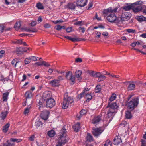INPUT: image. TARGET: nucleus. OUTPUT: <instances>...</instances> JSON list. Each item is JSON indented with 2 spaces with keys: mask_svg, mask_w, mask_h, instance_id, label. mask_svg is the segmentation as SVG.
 Masks as SVG:
<instances>
[{
  "mask_svg": "<svg viewBox=\"0 0 146 146\" xmlns=\"http://www.w3.org/2000/svg\"><path fill=\"white\" fill-rule=\"evenodd\" d=\"M118 7H116L113 9L111 7H109L104 10L103 15L104 17L107 16L106 19L109 22H113L116 18V16L115 13L117 11Z\"/></svg>",
  "mask_w": 146,
  "mask_h": 146,
  "instance_id": "nucleus-1",
  "label": "nucleus"
},
{
  "mask_svg": "<svg viewBox=\"0 0 146 146\" xmlns=\"http://www.w3.org/2000/svg\"><path fill=\"white\" fill-rule=\"evenodd\" d=\"M118 107V106L116 102H108L106 107V109L108 110L107 117L108 118H112L113 115L117 112V109Z\"/></svg>",
  "mask_w": 146,
  "mask_h": 146,
  "instance_id": "nucleus-2",
  "label": "nucleus"
},
{
  "mask_svg": "<svg viewBox=\"0 0 146 146\" xmlns=\"http://www.w3.org/2000/svg\"><path fill=\"white\" fill-rule=\"evenodd\" d=\"M66 132V130L64 129L61 130L60 135L57 140V144L56 146H62L67 142Z\"/></svg>",
  "mask_w": 146,
  "mask_h": 146,
  "instance_id": "nucleus-3",
  "label": "nucleus"
},
{
  "mask_svg": "<svg viewBox=\"0 0 146 146\" xmlns=\"http://www.w3.org/2000/svg\"><path fill=\"white\" fill-rule=\"evenodd\" d=\"M74 100L70 97H68V93H65L64 96L63 101L62 104V108L63 109L67 108L69 106L73 104Z\"/></svg>",
  "mask_w": 146,
  "mask_h": 146,
  "instance_id": "nucleus-4",
  "label": "nucleus"
},
{
  "mask_svg": "<svg viewBox=\"0 0 146 146\" xmlns=\"http://www.w3.org/2000/svg\"><path fill=\"white\" fill-rule=\"evenodd\" d=\"M89 89L87 88H84L82 92L78 95V98L81 99L82 97L85 96V98L87 102H89L92 99V96L90 94H88L87 92Z\"/></svg>",
  "mask_w": 146,
  "mask_h": 146,
  "instance_id": "nucleus-5",
  "label": "nucleus"
},
{
  "mask_svg": "<svg viewBox=\"0 0 146 146\" xmlns=\"http://www.w3.org/2000/svg\"><path fill=\"white\" fill-rule=\"evenodd\" d=\"M139 103V99L136 97L133 99L128 103V107L130 109L133 110L134 108L136 107Z\"/></svg>",
  "mask_w": 146,
  "mask_h": 146,
  "instance_id": "nucleus-6",
  "label": "nucleus"
},
{
  "mask_svg": "<svg viewBox=\"0 0 146 146\" xmlns=\"http://www.w3.org/2000/svg\"><path fill=\"white\" fill-rule=\"evenodd\" d=\"M141 1H137L136 2L132 4L133 11L135 13H137L140 11L142 9V7L139 2Z\"/></svg>",
  "mask_w": 146,
  "mask_h": 146,
  "instance_id": "nucleus-7",
  "label": "nucleus"
},
{
  "mask_svg": "<svg viewBox=\"0 0 146 146\" xmlns=\"http://www.w3.org/2000/svg\"><path fill=\"white\" fill-rule=\"evenodd\" d=\"M103 131V130L101 128H95L93 127L92 133L93 135L95 137H97L99 136Z\"/></svg>",
  "mask_w": 146,
  "mask_h": 146,
  "instance_id": "nucleus-8",
  "label": "nucleus"
},
{
  "mask_svg": "<svg viewBox=\"0 0 146 146\" xmlns=\"http://www.w3.org/2000/svg\"><path fill=\"white\" fill-rule=\"evenodd\" d=\"M55 100L52 98L47 99L46 101V105L47 107L52 108L55 105Z\"/></svg>",
  "mask_w": 146,
  "mask_h": 146,
  "instance_id": "nucleus-9",
  "label": "nucleus"
},
{
  "mask_svg": "<svg viewBox=\"0 0 146 146\" xmlns=\"http://www.w3.org/2000/svg\"><path fill=\"white\" fill-rule=\"evenodd\" d=\"M122 19H123V21H125L127 19H128L130 18V14L128 12L126 11L123 12L121 16Z\"/></svg>",
  "mask_w": 146,
  "mask_h": 146,
  "instance_id": "nucleus-10",
  "label": "nucleus"
},
{
  "mask_svg": "<svg viewBox=\"0 0 146 146\" xmlns=\"http://www.w3.org/2000/svg\"><path fill=\"white\" fill-rule=\"evenodd\" d=\"M132 4L128 3L126 5H124L122 7V9L123 12L126 11H129L131 9H132Z\"/></svg>",
  "mask_w": 146,
  "mask_h": 146,
  "instance_id": "nucleus-11",
  "label": "nucleus"
},
{
  "mask_svg": "<svg viewBox=\"0 0 146 146\" xmlns=\"http://www.w3.org/2000/svg\"><path fill=\"white\" fill-rule=\"evenodd\" d=\"M87 0H77L76 5L77 6L83 7L86 5Z\"/></svg>",
  "mask_w": 146,
  "mask_h": 146,
  "instance_id": "nucleus-12",
  "label": "nucleus"
},
{
  "mask_svg": "<svg viewBox=\"0 0 146 146\" xmlns=\"http://www.w3.org/2000/svg\"><path fill=\"white\" fill-rule=\"evenodd\" d=\"M49 114V113L48 111L44 110L42 112L40 115L42 119L46 120L48 119Z\"/></svg>",
  "mask_w": 146,
  "mask_h": 146,
  "instance_id": "nucleus-13",
  "label": "nucleus"
},
{
  "mask_svg": "<svg viewBox=\"0 0 146 146\" xmlns=\"http://www.w3.org/2000/svg\"><path fill=\"white\" fill-rule=\"evenodd\" d=\"M60 80L58 79H54L50 81L49 84L53 87L57 86L59 85Z\"/></svg>",
  "mask_w": 146,
  "mask_h": 146,
  "instance_id": "nucleus-14",
  "label": "nucleus"
},
{
  "mask_svg": "<svg viewBox=\"0 0 146 146\" xmlns=\"http://www.w3.org/2000/svg\"><path fill=\"white\" fill-rule=\"evenodd\" d=\"M101 116L100 115L95 117L92 120V123L93 124L98 123L101 120Z\"/></svg>",
  "mask_w": 146,
  "mask_h": 146,
  "instance_id": "nucleus-15",
  "label": "nucleus"
},
{
  "mask_svg": "<svg viewBox=\"0 0 146 146\" xmlns=\"http://www.w3.org/2000/svg\"><path fill=\"white\" fill-rule=\"evenodd\" d=\"M137 84L136 82H132L129 85L128 89L129 90H132L134 89L136 85Z\"/></svg>",
  "mask_w": 146,
  "mask_h": 146,
  "instance_id": "nucleus-16",
  "label": "nucleus"
},
{
  "mask_svg": "<svg viewBox=\"0 0 146 146\" xmlns=\"http://www.w3.org/2000/svg\"><path fill=\"white\" fill-rule=\"evenodd\" d=\"M122 142L121 137L119 136H116L114 139V144L115 145H118Z\"/></svg>",
  "mask_w": 146,
  "mask_h": 146,
  "instance_id": "nucleus-17",
  "label": "nucleus"
},
{
  "mask_svg": "<svg viewBox=\"0 0 146 146\" xmlns=\"http://www.w3.org/2000/svg\"><path fill=\"white\" fill-rule=\"evenodd\" d=\"M43 97L46 98V100L52 98L51 97V93L50 92H45L43 95Z\"/></svg>",
  "mask_w": 146,
  "mask_h": 146,
  "instance_id": "nucleus-18",
  "label": "nucleus"
},
{
  "mask_svg": "<svg viewBox=\"0 0 146 146\" xmlns=\"http://www.w3.org/2000/svg\"><path fill=\"white\" fill-rule=\"evenodd\" d=\"M82 72L81 70H77L75 73V75L76 77L78 78V80L79 82L82 79V78L81 77Z\"/></svg>",
  "mask_w": 146,
  "mask_h": 146,
  "instance_id": "nucleus-19",
  "label": "nucleus"
},
{
  "mask_svg": "<svg viewBox=\"0 0 146 146\" xmlns=\"http://www.w3.org/2000/svg\"><path fill=\"white\" fill-rule=\"evenodd\" d=\"M73 128L74 131L76 132H78L81 128L80 123L79 122H78L73 125Z\"/></svg>",
  "mask_w": 146,
  "mask_h": 146,
  "instance_id": "nucleus-20",
  "label": "nucleus"
},
{
  "mask_svg": "<svg viewBox=\"0 0 146 146\" xmlns=\"http://www.w3.org/2000/svg\"><path fill=\"white\" fill-rule=\"evenodd\" d=\"M20 62V61L17 59L13 60L11 62L12 64L14 67H16L18 66Z\"/></svg>",
  "mask_w": 146,
  "mask_h": 146,
  "instance_id": "nucleus-21",
  "label": "nucleus"
},
{
  "mask_svg": "<svg viewBox=\"0 0 146 146\" xmlns=\"http://www.w3.org/2000/svg\"><path fill=\"white\" fill-rule=\"evenodd\" d=\"M9 92H6L5 93L3 94V96L2 97L3 101L4 102H6L8 98V95Z\"/></svg>",
  "mask_w": 146,
  "mask_h": 146,
  "instance_id": "nucleus-22",
  "label": "nucleus"
},
{
  "mask_svg": "<svg viewBox=\"0 0 146 146\" xmlns=\"http://www.w3.org/2000/svg\"><path fill=\"white\" fill-rule=\"evenodd\" d=\"M25 96L26 99L31 98L33 96L32 92L30 90H29L26 92L25 93Z\"/></svg>",
  "mask_w": 146,
  "mask_h": 146,
  "instance_id": "nucleus-23",
  "label": "nucleus"
},
{
  "mask_svg": "<svg viewBox=\"0 0 146 146\" xmlns=\"http://www.w3.org/2000/svg\"><path fill=\"white\" fill-rule=\"evenodd\" d=\"M123 19L121 17H116V18L114 22H115L117 24H121L122 23V21H123Z\"/></svg>",
  "mask_w": 146,
  "mask_h": 146,
  "instance_id": "nucleus-24",
  "label": "nucleus"
},
{
  "mask_svg": "<svg viewBox=\"0 0 146 146\" xmlns=\"http://www.w3.org/2000/svg\"><path fill=\"white\" fill-rule=\"evenodd\" d=\"M125 117L127 119H130L132 117V115L131 112L128 110L125 111Z\"/></svg>",
  "mask_w": 146,
  "mask_h": 146,
  "instance_id": "nucleus-25",
  "label": "nucleus"
},
{
  "mask_svg": "<svg viewBox=\"0 0 146 146\" xmlns=\"http://www.w3.org/2000/svg\"><path fill=\"white\" fill-rule=\"evenodd\" d=\"M98 82L103 81L106 78V77L102 75L100 73L98 76Z\"/></svg>",
  "mask_w": 146,
  "mask_h": 146,
  "instance_id": "nucleus-26",
  "label": "nucleus"
},
{
  "mask_svg": "<svg viewBox=\"0 0 146 146\" xmlns=\"http://www.w3.org/2000/svg\"><path fill=\"white\" fill-rule=\"evenodd\" d=\"M48 134L49 137H52L55 135V132L54 130H51L48 131Z\"/></svg>",
  "mask_w": 146,
  "mask_h": 146,
  "instance_id": "nucleus-27",
  "label": "nucleus"
},
{
  "mask_svg": "<svg viewBox=\"0 0 146 146\" xmlns=\"http://www.w3.org/2000/svg\"><path fill=\"white\" fill-rule=\"evenodd\" d=\"M8 111H6L4 112H2L0 115V117L3 119L6 117L7 115L8 114Z\"/></svg>",
  "mask_w": 146,
  "mask_h": 146,
  "instance_id": "nucleus-28",
  "label": "nucleus"
},
{
  "mask_svg": "<svg viewBox=\"0 0 146 146\" xmlns=\"http://www.w3.org/2000/svg\"><path fill=\"white\" fill-rule=\"evenodd\" d=\"M137 19L138 21L140 22L146 21V18L142 16L137 17Z\"/></svg>",
  "mask_w": 146,
  "mask_h": 146,
  "instance_id": "nucleus-29",
  "label": "nucleus"
},
{
  "mask_svg": "<svg viewBox=\"0 0 146 146\" xmlns=\"http://www.w3.org/2000/svg\"><path fill=\"white\" fill-rule=\"evenodd\" d=\"M23 48L19 47L17 48L16 50L17 54L19 55V54H21L23 53Z\"/></svg>",
  "mask_w": 146,
  "mask_h": 146,
  "instance_id": "nucleus-30",
  "label": "nucleus"
},
{
  "mask_svg": "<svg viewBox=\"0 0 146 146\" xmlns=\"http://www.w3.org/2000/svg\"><path fill=\"white\" fill-rule=\"evenodd\" d=\"M75 7V4L72 3H69L67 5V7L70 9H74Z\"/></svg>",
  "mask_w": 146,
  "mask_h": 146,
  "instance_id": "nucleus-31",
  "label": "nucleus"
},
{
  "mask_svg": "<svg viewBox=\"0 0 146 146\" xmlns=\"http://www.w3.org/2000/svg\"><path fill=\"white\" fill-rule=\"evenodd\" d=\"M86 139V141L89 142H91L93 140L92 136L89 133L87 134Z\"/></svg>",
  "mask_w": 146,
  "mask_h": 146,
  "instance_id": "nucleus-32",
  "label": "nucleus"
},
{
  "mask_svg": "<svg viewBox=\"0 0 146 146\" xmlns=\"http://www.w3.org/2000/svg\"><path fill=\"white\" fill-rule=\"evenodd\" d=\"M36 7L39 9L42 10L44 9V7L42 3H38L36 4Z\"/></svg>",
  "mask_w": 146,
  "mask_h": 146,
  "instance_id": "nucleus-33",
  "label": "nucleus"
},
{
  "mask_svg": "<svg viewBox=\"0 0 146 146\" xmlns=\"http://www.w3.org/2000/svg\"><path fill=\"white\" fill-rule=\"evenodd\" d=\"M10 124L9 123H7L3 128V132L6 133L8 131V129L9 127Z\"/></svg>",
  "mask_w": 146,
  "mask_h": 146,
  "instance_id": "nucleus-34",
  "label": "nucleus"
},
{
  "mask_svg": "<svg viewBox=\"0 0 146 146\" xmlns=\"http://www.w3.org/2000/svg\"><path fill=\"white\" fill-rule=\"evenodd\" d=\"M100 73V72H96L94 71H92L90 72V74L94 77H98Z\"/></svg>",
  "mask_w": 146,
  "mask_h": 146,
  "instance_id": "nucleus-35",
  "label": "nucleus"
},
{
  "mask_svg": "<svg viewBox=\"0 0 146 146\" xmlns=\"http://www.w3.org/2000/svg\"><path fill=\"white\" fill-rule=\"evenodd\" d=\"M72 75V72L70 71L66 73V77L67 80H69L70 79Z\"/></svg>",
  "mask_w": 146,
  "mask_h": 146,
  "instance_id": "nucleus-36",
  "label": "nucleus"
},
{
  "mask_svg": "<svg viewBox=\"0 0 146 146\" xmlns=\"http://www.w3.org/2000/svg\"><path fill=\"white\" fill-rule=\"evenodd\" d=\"M116 98V95L113 93L109 99V101L110 102H112L115 100Z\"/></svg>",
  "mask_w": 146,
  "mask_h": 146,
  "instance_id": "nucleus-37",
  "label": "nucleus"
},
{
  "mask_svg": "<svg viewBox=\"0 0 146 146\" xmlns=\"http://www.w3.org/2000/svg\"><path fill=\"white\" fill-rule=\"evenodd\" d=\"M11 141L13 142H16L17 143H19L22 140L21 139H16L15 138H11L10 139Z\"/></svg>",
  "mask_w": 146,
  "mask_h": 146,
  "instance_id": "nucleus-38",
  "label": "nucleus"
},
{
  "mask_svg": "<svg viewBox=\"0 0 146 146\" xmlns=\"http://www.w3.org/2000/svg\"><path fill=\"white\" fill-rule=\"evenodd\" d=\"M101 86L100 85H97L95 88V93H97L101 91Z\"/></svg>",
  "mask_w": 146,
  "mask_h": 146,
  "instance_id": "nucleus-39",
  "label": "nucleus"
},
{
  "mask_svg": "<svg viewBox=\"0 0 146 146\" xmlns=\"http://www.w3.org/2000/svg\"><path fill=\"white\" fill-rule=\"evenodd\" d=\"M112 143L108 139L106 141L104 146H112Z\"/></svg>",
  "mask_w": 146,
  "mask_h": 146,
  "instance_id": "nucleus-40",
  "label": "nucleus"
},
{
  "mask_svg": "<svg viewBox=\"0 0 146 146\" xmlns=\"http://www.w3.org/2000/svg\"><path fill=\"white\" fill-rule=\"evenodd\" d=\"M69 80H70L71 82V84H73L75 83V77L74 75H72L70 79Z\"/></svg>",
  "mask_w": 146,
  "mask_h": 146,
  "instance_id": "nucleus-41",
  "label": "nucleus"
},
{
  "mask_svg": "<svg viewBox=\"0 0 146 146\" xmlns=\"http://www.w3.org/2000/svg\"><path fill=\"white\" fill-rule=\"evenodd\" d=\"M21 26V25L20 22H16L14 26V27L15 29H16L18 30L20 27Z\"/></svg>",
  "mask_w": 146,
  "mask_h": 146,
  "instance_id": "nucleus-42",
  "label": "nucleus"
},
{
  "mask_svg": "<svg viewBox=\"0 0 146 146\" xmlns=\"http://www.w3.org/2000/svg\"><path fill=\"white\" fill-rule=\"evenodd\" d=\"M31 107V105H29L25 109L24 112V114L26 115V114H27L29 112V110L30 109Z\"/></svg>",
  "mask_w": 146,
  "mask_h": 146,
  "instance_id": "nucleus-43",
  "label": "nucleus"
},
{
  "mask_svg": "<svg viewBox=\"0 0 146 146\" xmlns=\"http://www.w3.org/2000/svg\"><path fill=\"white\" fill-rule=\"evenodd\" d=\"M24 31L29 32H36V31L35 30H31V29L30 28H25L24 29Z\"/></svg>",
  "mask_w": 146,
  "mask_h": 146,
  "instance_id": "nucleus-44",
  "label": "nucleus"
},
{
  "mask_svg": "<svg viewBox=\"0 0 146 146\" xmlns=\"http://www.w3.org/2000/svg\"><path fill=\"white\" fill-rule=\"evenodd\" d=\"M42 122L40 121L35 122V125L37 127H39L42 126Z\"/></svg>",
  "mask_w": 146,
  "mask_h": 146,
  "instance_id": "nucleus-45",
  "label": "nucleus"
},
{
  "mask_svg": "<svg viewBox=\"0 0 146 146\" xmlns=\"http://www.w3.org/2000/svg\"><path fill=\"white\" fill-rule=\"evenodd\" d=\"M74 25L80 26L82 25H84V21H78L74 23Z\"/></svg>",
  "mask_w": 146,
  "mask_h": 146,
  "instance_id": "nucleus-46",
  "label": "nucleus"
},
{
  "mask_svg": "<svg viewBox=\"0 0 146 146\" xmlns=\"http://www.w3.org/2000/svg\"><path fill=\"white\" fill-rule=\"evenodd\" d=\"M106 74H108L110 75V76H111L113 78H118L119 76L117 75H115L113 74H110V73H108V74H107V72H106Z\"/></svg>",
  "mask_w": 146,
  "mask_h": 146,
  "instance_id": "nucleus-47",
  "label": "nucleus"
},
{
  "mask_svg": "<svg viewBox=\"0 0 146 146\" xmlns=\"http://www.w3.org/2000/svg\"><path fill=\"white\" fill-rule=\"evenodd\" d=\"M31 58L29 57L28 58H26L24 61V62L25 64H28L31 62Z\"/></svg>",
  "mask_w": 146,
  "mask_h": 146,
  "instance_id": "nucleus-48",
  "label": "nucleus"
},
{
  "mask_svg": "<svg viewBox=\"0 0 146 146\" xmlns=\"http://www.w3.org/2000/svg\"><path fill=\"white\" fill-rule=\"evenodd\" d=\"M87 113V111L86 110H82L80 112V117H81L82 116L85 115Z\"/></svg>",
  "mask_w": 146,
  "mask_h": 146,
  "instance_id": "nucleus-49",
  "label": "nucleus"
},
{
  "mask_svg": "<svg viewBox=\"0 0 146 146\" xmlns=\"http://www.w3.org/2000/svg\"><path fill=\"white\" fill-rule=\"evenodd\" d=\"M126 31L129 33H134L135 32V30L132 29H126Z\"/></svg>",
  "mask_w": 146,
  "mask_h": 146,
  "instance_id": "nucleus-50",
  "label": "nucleus"
},
{
  "mask_svg": "<svg viewBox=\"0 0 146 146\" xmlns=\"http://www.w3.org/2000/svg\"><path fill=\"white\" fill-rule=\"evenodd\" d=\"M14 144L13 143H12L10 142H9L7 141V143H5L3 144L4 146H14Z\"/></svg>",
  "mask_w": 146,
  "mask_h": 146,
  "instance_id": "nucleus-51",
  "label": "nucleus"
},
{
  "mask_svg": "<svg viewBox=\"0 0 146 146\" xmlns=\"http://www.w3.org/2000/svg\"><path fill=\"white\" fill-rule=\"evenodd\" d=\"M31 49L30 48H23V52H27L28 50L30 51Z\"/></svg>",
  "mask_w": 146,
  "mask_h": 146,
  "instance_id": "nucleus-52",
  "label": "nucleus"
},
{
  "mask_svg": "<svg viewBox=\"0 0 146 146\" xmlns=\"http://www.w3.org/2000/svg\"><path fill=\"white\" fill-rule=\"evenodd\" d=\"M21 40H17L16 41H13V42L15 44H21Z\"/></svg>",
  "mask_w": 146,
  "mask_h": 146,
  "instance_id": "nucleus-53",
  "label": "nucleus"
},
{
  "mask_svg": "<svg viewBox=\"0 0 146 146\" xmlns=\"http://www.w3.org/2000/svg\"><path fill=\"white\" fill-rule=\"evenodd\" d=\"M35 64L37 65L38 66L42 65H43V61L36 62L35 63Z\"/></svg>",
  "mask_w": 146,
  "mask_h": 146,
  "instance_id": "nucleus-54",
  "label": "nucleus"
},
{
  "mask_svg": "<svg viewBox=\"0 0 146 146\" xmlns=\"http://www.w3.org/2000/svg\"><path fill=\"white\" fill-rule=\"evenodd\" d=\"M63 22V21L62 20H58L55 21H53V22L55 24H56L58 23H62Z\"/></svg>",
  "mask_w": 146,
  "mask_h": 146,
  "instance_id": "nucleus-55",
  "label": "nucleus"
},
{
  "mask_svg": "<svg viewBox=\"0 0 146 146\" xmlns=\"http://www.w3.org/2000/svg\"><path fill=\"white\" fill-rule=\"evenodd\" d=\"M30 58H31V60L33 61H35L38 60L37 59V58L35 57L34 56H32L31 57H30Z\"/></svg>",
  "mask_w": 146,
  "mask_h": 146,
  "instance_id": "nucleus-56",
  "label": "nucleus"
},
{
  "mask_svg": "<svg viewBox=\"0 0 146 146\" xmlns=\"http://www.w3.org/2000/svg\"><path fill=\"white\" fill-rule=\"evenodd\" d=\"M142 145L141 146H146V141L142 139L141 140Z\"/></svg>",
  "mask_w": 146,
  "mask_h": 146,
  "instance_id": "nucleus-57",
  "label": "nucleus"
},
{
  "mask_svg": "<svg viewBox=\"0 0 146 146\" xmlns=\"http://www.w3.org/2000/svg\"><path fill=\"white\" fill-rule=\"evenodd\" d=\"M43 65L46 67H48L50 66V65L48 63L45 62L44 61H43Z\"/></svg>",
  "mask_w": 146,
  "mask_h": 146,
  "instance_id": "nucleus-58",
  "label": "nucleus"
},
{
  "mask_svg": "<svg viewBox=\"0 0 146 146\" xmlns=\"http://www.w3.org/2000/svg\"><path fill=\"white\" fill-rule=\"evenodd\" d=\"M4 29V27L3 25L0 26V33H2Z\"/></svg>",
  "mask_w": 146,
  "mask_h": 146,
  "instance_id": "nucleus-59",
  "label": "nucleus"
},
{
  "mask_svg": "<svg viewBox=\"0 0 146 146\" xmlns=\"http://www.w3.org/2000/svg\"><path fill=\"white\" fill-rule=\"evenodd\" d=\"M82 61V60L81 58H77L75 59V62H81Z\"/></svg>",
  "mask_w": 146,
  "mask_h": 146,
  "instance_id": "nucleus-60",
  "label": "nucleus"
},
{
  "mask_svg": "<svg viewBox=\"0 0 146 146\" xmlns=\"http://www.w3.org/2000/svg\"><path fill=\"white\" fill-rule=\"evenodd\" d=\"M36 21H33L30 24L31 25L32 27H33L36 25Z\"/></svg>",
  "mask_w": 146,
  "mask_h": 146,
  "instance_id": "nucleus-61",
  "label": "nucleus"
},
{
  "mask_svg": "<svg viewBox=\"0 0 146 146\" xmlns=\"http://www.w3.org/2000/svg\"><path fill=\"white\" fill-rule=\"evenodd\" d=\"M79 30H81L82 33H84L85 31V29L84 27H80L79 28Z\"/></svg>",
  "mask_w": 146,
  "mask_h": 146,
  "instance_id": "nucleus-62",
  "label": "nucleus"
},
{
  "mask_svg": "<svg viewBox=\"0 0 146 146\" xmlns=\"http://www.w3.org/2000/svg\"><path fill=\"white\" fill-rule=\"evenodd\" d=\"M72 27H68L66 29V31L68 33H70L72 31Z\"/></svg>",
  "mask_w": 146,
  "mask_h": 146,
  "instance_id": "nucleus-63",
  "label": "nucleus"
},
{
  "mask_svg": "<svg viewBox=\"0 0 146 146\" xmlns=\"http://www.w3.org/2000/svg\"><path fill=\"white\" fill-rule=\"evenodd\" d=\"M35 138V136L34 135H32L30 137L29 139V140L31 141H33L34 140Z\"/></svg>",
  "mask_w": 146,
  "mask_h": 146,
  "instance_id": "nucleus-64",
  "label": "nucleus"
}]
</instances>
